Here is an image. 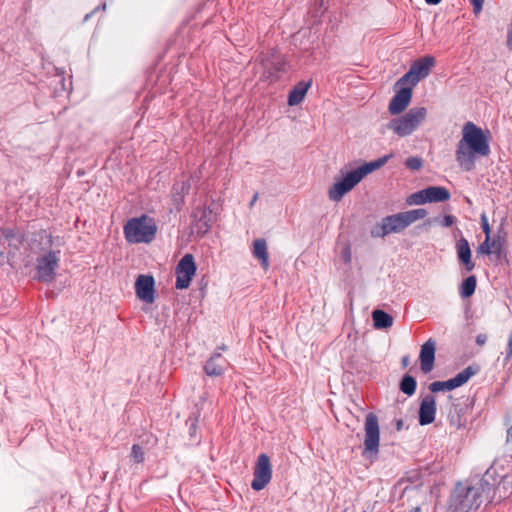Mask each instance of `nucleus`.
Here are the masks:
<instances>
[{
	"mask_svg": "<svg viewBox=\"0 0 512 512\" xmlns=\"http://www.w3.org/2000/svg\"><path fill=\"white\" fill-rule=\"evenodd\" d=\"M311 87L310 81H300L298 82L290 91L288 95V105L289 106H297L303 102L305 96Z\"/></svg>",
	"mask_w": 512,
	"mask_h": 512,
	"instance_id": "6ab92c4d",
	"label": "nucleus"
},
{
	"mask_svg": "<svg viewBox=\"0 0 512 512\" xmlns=\"http://www.w3.org/2000/svg\"><path fill=\"white\" fill-rule=\"evenodd\" d=\"M196 263L192 254H185L177 264L175 268L176 282L175 286L177 289H187L195 274H196Z\"/></svg>",
	"mask_w": 512,
	"mask_h": 512,
	"instance_id": "9b49d317",
	"label": "nucleus"
},
{
	"mask_svg": "<svg viewBox=\"0 0 512 512\" xmlns=\"http://www.w3.org/2000/svg\"><path fill=\"white\" fill-rule=\"evenodd\" d=\"M485 341H486V336H485V335H479V336L477 337V343H478V344L482 345V344H484V343H485Z\"/></svg>",
	"mask_w": 512,
	"mask_h": 512,
	"instance_id": "473e14b6",
	"label": "nucleus"
},
{
	"mask_svg": "<svg viewBox=\"0 0 512 512\" xmlns=\"http://www.w3.org/2000/svg\"><path fill=\"white\" fill-rule=\"evenodd\" d=\"M135 291L137 297L148 304L154 302L155 282L150 275H140L135 282Z\"/></svg>",
	"mask_w": 512,
	"mask_h": 512,
	"instance_id": "2eb2a0df",
	"label": "nucleus"
},
{
	"mask_svg": "<svg viewBox=\"0 0 512 512\" xmlns=\"http://www.w3.org/2000/svg\"><path fill=\"white\" fill-rule=\"evenodd\" d=\"M454 223V217L451 215H446L443 219V225L446 227L451 226Z\"/></svg>",
	"mask_w": 512,
	"mask_h": 512,
	"instance_id": "7c9ffc66",
	"label": "nucleus"
},
{
	"mask_svg": "<svg viewBox=\"0 0 512 512\" xmlns=\"http://www.w3.org/2000/svg\"><path fill=\"white\" fill-rule=\"evenodd\" d=\"M405 165L408 169L417 171L422 168L423 162L419 157H409L406 159Z\"/></svg>",
	"mask_w": 512,
	"mask_h": 512,
	"instance_id": "a878e982",
	"label": "nucleus"
},
{
	"mask_svg": "<svg viewBox=\"0 0 512 512\" xmlns=\"http://www.w3.org/2000/svg\"><path fill=\"white\" fill-rule=\"evenodd\" d=\"M51 239L46 233H42L30 242V251L36 257L37 277L42 281H52L58 265V257L51 250Z\"/></svg>",
	"mask_w": 512,
	"mask_h": 512,
	"instance_id": "7ed1b4c3",
	"label": "nucleus"
},
{
	"mask_svg": "<svg viewBox=\"0 0 512 512\" xmlns=\"http://www.w3.org/2000/svg\"><path fill=\"white\" fill-rule=\"evenodd\" d=\"M435 359V342L428 340L421 347L420 351V362L421 370L424 373H428L432 370Z\"/></svg>",
	"mask_w": 512,
	"mask_h": 512,
	"instance_id": "f3484780",
	"label": "nucleus"
},
{
	"mask_svg": "<svg viewBox=\"0 0 512 512\" xmlns=\"http://www.w3.org/2000/svg\"><path fill=\"white\" fill-rule=\"evenodd\" d=\"M158 231L156 221L147 215L129 219L124 227V237L130 244H149L154 241Z\"/></svg>",
	"mask_w": 512,
	"mask_h": 512,
	"instance_id": "20e7f679",
	"label": "nucleus"
},
{
	"mask_svg": "<svg viewBox=\"0 0 512 512\" xmlns=\"http://www.w3.org/2000/svg\"><path fill=\"white\" fill-rule=\"evenodd\" d=\"M491 133L473 122H466L461 128V137L455 150V158L459 166L470 171L474 168L477 157L490 155Z\"/></svg>",
	"mask_w": 512,
	"mask_h": 512,
	"instance_id": "f03ea898",
	"label": "nucleus"
},
{
	"mask_svg": "<svg viewBox=\"0 0 512 512\" xmlns=\"http://www.w3.org/2000/svg\"><path fill=\"white\" fill-rule=\"evenodd\" d=\"M508 435H509V439H512V425H511V428L509 429Z\"/></svg>",
	"mask_w": 512,
	"mask_h": 512,
	"instance_id": "f704fd0d",
	"label": "nucleus"
},
{
	"mask_svg": "<svg viewBox=\"0 0 512 512\" xmlns=\"http://www.w3.org/2000/svg\"><path fill=\"white\" fill-rule=\"evenodd\" d=\"M435 63V57L430 55L416 59L412 62L409 71L400 78L401 83H407L414 88L422 79L429 76Z\"/></svg>",
	"mask_w": 512,
	"mask_h": 512,
	"instance_id": "6e6552de",
	"label": "nucleus"
},
{
	"mask_svg": "<svg viewBox=\"0 0 512 512\" xmlns=\"http://www.w3.org/2000/svg\"><path fill=\"white\" fill-rule=\"evenodd\" d=\"M476 288V279L473 276L468 277L461 286V295L463 297L471 296Z\"/></svg>",
	"mask_w": 512,
	"mask_h": 512,
	"instance_id": "b1692460",
	"label": "nucleus"
},
{
	"mask_svg": "<svg viewBox=\"0 0 512 512\" xmlns=\"http://www.w3.org/2000/svg\"><path fill=\"white\" fill-rule=\"evenodd\" d=\"M363 445V457L375 460L380 447V426L377 416L373 413H369L365 418Z\"/></svg>",
	"mask_w": 512,
	"mask_h": 512,
	"instance_id": "0eeeda50",
	"label": "nucleus"
},
{
	"mask_svg": "<svg viewBox=\"0 0 512 512\" xmlns=\"http://www.w3.org/2000/svg\"><path fill=\"white\" fill-rule=\"evenodd\" d=\"M436 414V401L433 397H425L420 405L419 422L421 425H427L434 421Z\"/></svg>",
	"mask_w": 512,
	"mask_h": 512,
	"instance_id": "dca6fc26",
	"label": "nucleus"
},
{
	"mask_svg": "<svg viewBox=\"0 0 512 512\" xmlns=\"http://www.w3.org/2000/svg\"><path fill=\"white\" fill-rule=\"evenodd\" d=\"M224 371L223 366L219 363V355L210 358L205 365V372L209 376H220Z\"/></svg>",
	"mask_w": 512,
	"mask_h": 512,
	"instance_id": "4be33fe9",
	"label": "nucleus"
},
{
	"mask_svg": "<svg viewBox=\"0 0 512 512\" xmlns=\"http://www.w3.org/2000/svg\"><path fill=\"white\" fill-rule=\"evenodd\" d=\"M272 478V467L268 455L262 453L257 457L254 467V478L251 487L255 491L264 489Z\"/></svg>",
	"mask_w": 512,
	"mask_h": 512,
	"instance_id": "f8f14e48",
	"label": "nucleus"
},
{
	"mask_svg": "<svg viewBox=\"0 0 512 512\" xmlns=\"http://www.w3.org/2000/svg\"><path fill=\"white\" fill-rule=\"evenodd\" d=\"M456 251L460 262L465 266L467 271H471L474 268L472 261L471 248L468 241L465 238H460L456 243Z\"/></svg>",
	"mask_w": 512,
	"mask_h": 512,
	"instance_id": "a211bd4d",
	"label": "nucleus"
},
{
	"mask_svg": "<svg viewBox=\"0 0 512 512\" xmlns=\"http://www.w3.org/2000/svg\"><path fill=\"white\" fill-rule=\"evenodd\" d=\"M427 115V108L413 107L408 112L392 119L388 128L399 137H407L422 125Z\"/></svg>",
	"mask_w": 512,
	"mask_h": 512,
	"instance_id": "39448f33",
	"label": "nucleus"
},
{
	"mask_svg": "<svg viewBox=\"0 0 512 512\" xmlns=\"http://www.w3.org/2000/svg\"><path fill=\"white\" fill-rule=\"evenodd\" d=\"M340 258L345 264H349L352 260L351 249L349 247H344L341 251Z\"/></svg>",
	"mask_w": 512,
	"mask_h": 512,
	"instance_id": "cd10ccee",
	"label": "nucleus"
},
{
	"mask_svg": "<svg viewBox=\"0 0 512 512\" xmlns=\"http://www.w3.org/2000/svg\"><path fill=\"white\" fill-rule=\"evenodd\" d=\"M476 496V492L474 489L469 488L466 491L465 500L462 501L457 507L459 512H469L473 508L472 499H474Z\"/></svg>",
	"mask_w": 512,
	"mask_h": 512,
	"instance_id": "5701e85b",
	"label": "nucleus"
},
{
	"mask_svg": "<svg viewBox=\"0 0 512 512\" xmlns=\"http://www.w3.org/2000/svg\"><path fill=\"white\" fill-rule=\"evenodd\" d=\"M400 388L405 394L412 395L415 392L416 381L410 376H405L401 381Z\"/></svg>",
	"mask_w": 512,
	"mask_h": 512,
	"instance_id": "393cba45",
	"label": "nucleus"
},
{
	"mask_svg": "<svg viewBox=\"0 0 512 512\" xmlns=\"http://www.w3.org/2000/svg\"><path fill=\"white\" fill-rule=\"evenodd\" d=\"M505 239L500 236L488 238L485 237L484 241L477 247L476 253L480 255H495L497 260L506 259V252L504 250Z\"/></svg>",
	"mask_w": 512,
	"mask_h": 512,
	"instance_id": "ddd939ff",
	"label": "nucleus"
},
{
	"mask_svg": "<svg viewBox=\"0 0 512 512\" xmlns=\"http://www.w3.org/2000/svg\"><path fill=\"white\" fill-rule=\"evenodd\" d=\"M450 198L449 191L440 186H430L426 189L410 194L406 198V204L409 206H420L427 203L446 201Z\"/></svg>",
	"mask_w": 512,
	"mask_h": 512,
	"instance_id": "1a4fd4ad",
	"label": "nucleus"
},
{
	"mask_svg": "<svg viewBox=\"0 0 512 512\" xmlns=\"http://www.w3.org/2000/svg\"><path fill=\"white\" fill-rule=\"evenodd\" d=\"M253 255L261 261L262 267L267 270L269 267V259L267 252V244L263 239H257L253 243Z\"/></svg>",
	"mask_w": 512,
	"mask_h": 512,
	"instance_id": "aec40b11",
	"label": "nucleus"
},
{
	"mask_svg": "<svg viewBox=\"0 0 512 512\" xmlns=\"http://www.w3.org/2000/svg\"><path fill=\"white\" fill-rule=\"evenodd\" d=\"M430 5H437L441 2V0H425Z\"/></svg>",
	"mask_w": 512,
	"mask_h": 512,
	"instance_id": "72a5a7b5",
	"label": "nucleus"
},
{
	"mask_svg": "<svg viewBox=\"0 0 512 512\" xmlns=\"http://www.w3.org/2000/svg\"><path fill=\"white\" fill-rule=\"evenodd\" d=\"M471 2H472V5H473L474 13L475 14H479L480 11L482 10V6H483V3H484V0H471Z\"/></svg>",
	"mask_w": 512,
	"mask_h": 512,
	"instance_id": "c85d7f7f",
	"label": "nucleus"
},
{
	"mask_svg": "<svg viewBox=\"0 0 512 512\" xmlns=\"http://www.w3.org/2000/svg\"><path fill=\"white\" fill-rule=\"evenodd\" d=\"M391 157L392 155H384L369 162L353 163L343 167L327 187L326 195L329 201L341 202L364 178L386 165Z\"/></svg>",
	"mask_w": 512,
	"mask_h": 512,
	"instance_id": "f257e3e1",
	"label": "nucleus"
},
{
	"mask_svg": "<svg viewBox=\"0 0 512 512\" xmlns=\"http://www.w3.org/2000/svg\"><path fill=\"white\" fill-rule=\"evenodd\" d=\"M475 371L468 367L463 370L459 374H457L454 378L447 381H436L430 384L429 389L432 392H439L444 390H453L461 385L465 384L472 375H474Z\"/></svg>",
	"mask_w": 512,
	"mask_h": 512,
	"instance_id": "4468645a",
	"label": "nucleus"
},
{
	"mask_svg": "<svg viewBox=\"0 0 512 512\" xmlns=\"http://www.w3.org/2000/svg\"><path fill=\"white\" fill-rule=\"evenodd\" d=\"M133 454H134V456L137 458V460H138V461H140V460H141L142 453H141V451H140V448H139V447H136V446H134V447H133Z\"/></svg>",
	"mask_w": 512,
	"mask_h": 512,
	"instance_id": "2f4dec72",
	"label": "nucleus"
},
{
	"mask_svg": "<svg viewBox=\"0 0 512 512\" xmlns=\"http://www.w3.org/2000/svg\"><path fill=\"white\" fill-rule=\"evenodd\" d=\"M208 228H209V225L207 222H204L203 224H201L198 229H197V233L199 235H204L207 231H208Z\"/></svg>",
	"mask_w": 512,
	"mask_h": 512,
	"instance_id": "c756f323",
	"label": "nucleus"
},
{
	"mask_svg": "<svg viewBox=\"0 0 512 512\" xmlns=\"http://www.w3.org/2000/svg\"><path fill=\"white\" fill-rule=\"evenodd\" d=\"M413 87L407 83H401V80L394 85V96L391 98L388 111L391 115H399L410 105L413 96Z\"/></svg>",
	"mask_w": 512,
	"mask_h": 512,
	"instance_id": "9d476101",
	"label": "nucleus"
},
{
	"mask_svg": "<svg viewBox=\"0 0 512 512\" xmlns=\"http://www.w3.org/2000/svg\"><path fill=\"white\" fill-rule=\"evenodd\" d=\"M374 326L378 329L388 328L393 323V318L382 310H375L372 313Z\"/></svg>",
	"mask_w": 512,
	"mask_h": 512,
	"instance_id": "412c9836",
	"label": "nucleus"
},
{
	"mask_svg": "<svg viewBox=\"0 0 512 512\" xmlns=\"http://www.w3.org/2000/svg\"><path fill=\"white\" fill-rule=\"evenodd\" d=\"M426 215L427 211L419 208L388 216L381 222V232H376V234L378 236H384L390 233L401 232L412 223L425 218Z\"/></svg>",
	"mask_w": 512,
	"mask_h": 512,
	"instance_id": "423d86ee",
	"label": "nucleus"
},
{
	"mask_svg": "<svg viewBox=\"0 0 512 512\" xmlns=\"http://www.w3.org/2000/svg\"><path fill=\"white\" fill-rule=\"evenodd\" d=\"M481 226H482L483 232L485 234V237L488 238L489 236H491V228H490L486 214L481 215Z\"/></svg>",
	"mask_w": 512,
	"mask_h": 512,
	"instance_id": "bb28decb",
	"label": "nucleus"
}]
</instances>
